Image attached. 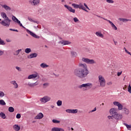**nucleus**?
Instances as JSON below:
<instances>
[{"label": "nucleus", "instance_id": "48", "mask_svg": "<svg viewBox=\"0 0 131 131\" xmlns=\"http://www.w3.org/2000/svg\"><path fill=\"white\" fill-rule=\"evenodd\" d=\"M97 17H98V18H101V19H103V20H105V21H107V20H108L99 15H97Z\"/></svg>", "mask_w": 131, "mask_h": 131}, {"label": "nucleus", "instance_id": "60", "mask_svg": "<svg viewBox=\"0 0 131 131\" xmlns=\"http://www.w3.org/2000/svg\"><path fill=\"white\" fill-rule=\"evenodd\" d=\"M127 54H128V55H130V56H131V53H130V52H129V51H128L127 52Z\"/></svg>", "mask_w": 131, "mask_h": 131}, {"label": "nucleus", "instance_id": "50", "mask_svg": "<svg viewBox=\"0 0 131 131\" xmlns=\"http://www.w3.org/2000/svg\"><path fill=\"white\" fill-rule=\"evenodd\" d=\"M108 119H113V116H108Z\"/></svg>", "mask_w": 131, "mask_h": 131}, {"label": "nucleus", "instance_id": "53", "mask_svg": "<svg viewBox=\"0 0 131 131\" xmlns=\"http://www.w3.org/2000/svg\"><path fill=\"white\" fill-rule=\"evenodd\" d=\"M70 6L67 5H64V8H66L67 9V10H68L69 8L70 7Z\"/></svg>", "mask_w": 131, "mask_h": 131}, {"label": "nucleus", "instance_id": "21", "mask_svg": "<svg viewBox=\"0 0 131 131\" xmlns=\"http://www.w3.org/2000/svg\"><path fill=\"white\" fill-rule=\"evenodd\" d=\"M79 9H81L82 10H83V11H85V12H89V11L85 9V7H84V6H83V5H80Z\"/></svg>", "mask_w": 131, "mask_h": 131}, {"label": "nucleus", "instance_id": "6", "mask_svg": "<svg viewBox=\"0 0 131 131\" xmlns=\"http://www.w3.org/2000/svg\"><path fill=\"white\" fill-rule=\"evenodd\" d=\"M82 61L83 62H84V63H86V64H95L96 63V61H95L94 59H90L89 58H84V57L82 58Z\"/></svg>", "mask_w": 131, "mask_h": 131}, {"label": "nucleus", "instance_id": "11", "mask_svg": "<svg viewBox=\"0 0 131 131\" xmlns=\"http://www.w3.org/2000/svg\"><path fill=\"white\" fill-rule=\"evenodd\" d=\"M36 77H37V74H33L32 75H29L28 77V79H33L34 78H36Z\"/></svg>", "mask_w": 131, "mask_h": 131}, {"label": "nucleus", "instance_id": "38", "mask_svg": "<svg viewBox=\"0 0 131 131\" xmlns=\"http://www.w3.org/2000/svg\"><path fill=\"white\" fill-rule=\"evenodd\" d=\"M52 122L53 123H60V121L56 119H53L52 120Z\"/></svg>", "mask_w": 131, "mask_h": 131}, {"label": "nucleus", "instance_id": "26", "mask_svg": "<svg viewBox=\"0 0 131 131\" xmlns=\"http://www.w3.org/2000/svg\"><path fill=\"white\" fill-rule=\"evenodd\" d=\"M0 117L3 119H6V114L3 112L0 113Z\"/></svg>", "mask_w": 131, "mask_h": 131}, {"label": "nucleus", "instance_id": "64", "mask_svg": "<svg viewBox=\"0 0 131 131\" xmlns=\"http://www.w3.org/2000/svg\"><path fill=\"white\" fill-rule=\"evenodd\" d=\"M107 84H112V83L111 82L107 83Z\"/></svg>", "mask_w": 131, "mask_h": 131}, {"label": "nucleus", "instance_id": "13", "mask_svg": "<svg viewBox=\"0 0 131 131\" xmlns=\"http://www.w3.org/2000/svg\"><path fill=\"white\" fill-rule=\"evenodd\" d=\"M31 5H33L34 6H37L38 4H39V0H33V1H30Z\"/></svg>", "mask_w": 131, "mask_h": 131}, {"label": "nucleus", "instance_id": "47", "mask_svg": "<svg viewBox=\"0 0 131 131\" xmlns=\"http://www.w3.org/2000/svg\"><path fill=\"white\" fill-rule=\"evenodd\" d=\"M82 88H84V84H82L81 85L78 86V89H82Z\"/></svg>", "mask_w": 131, "mask_h": 131}, {"label": "nucleus", "instance_id": "4", "mask_svg": "<svg viewBox=\"0 0 131 131\" xmlns=\"http://www.w3.org/2000/svg\"><path fill=\"white\" fill-rule=\"evenodd\" d=\"M16 23H17V24H18V25H19L20 27H22L23 28H24V29H26L27 32L29 33V34H30V35H31V36H32L33 37L38 39L40 38V37H39V36L36 35L35 33L32 32L31 31L28 30V29H26V28H25V27H24L23 25H22L20 20H18Z\"/></svg>", "mask_w": 131, "mask_h": 131}, {"label": "nucleus", "instance_id": "31", "mask_svg": "<svg viewBox=\"0 0 131 131\" xmlns=\"http://www.w3.org/2000/svg\"><path fill=\"white\" fill-rule=\"evenodd\" d=\"M123 111H124L125 114H129V111L128 110V109L126 108H123Z\"/></svg>", "mask_w": 131, "mask_h": 131}, {"label": "nucleus", "instance_id": "41", "mask_svg": "<svg viewBox=\"0 0 131 131\" xmlns=\"http://www.w3.org/2000/svg\"><path fill=\"white\" fill-rule=\"evenodd\" d=\"M0 97L3 98V97H5V93L3 92V91L0 92Z\"/></svg>", "mask_w": 131, "mask_h": 131}, {"label": "nucleus", "instance_id": "37", "mask_svg": "<svg viewBox=\"0 0 131 131\" xmlns=\"http://www.w3.org/2000/svg\"><path fill=\"white\" fill-rule=\"evenodd\" d=\"M49 86V83H45L43 84V89H46Z\"/></svg>", "mask_w": 131, "mask_h": 131}, {"label": "nucleus", "instance_id": "54", "mask_svg": "<svg viewBox=\"0 0 131 131\" xmlns=\"http://www.w3.org/2000/svg\"><path fill=\"white\" fill-rule=\"evenodd\" d=\"M95 111H97V108L95 107L94 110L91 111V112H95Z\"/></svg>", "mask_w": 131, "mask_h": 131}, {"label": "nucleus", "instance_id": "16", "mask_svg": "<svg viewBox=\"0 0 131 131\" xmlns=\"http://www.w3.org/2000/svg\"><path fill=\"white\" fill-rule=\"evenodd\" d=\"M2 8H4L6 11H11V8L7 5H2Z\"/></svg>", "mask_w": 131, "mask_h": 131}, {"label": "nucleus", "instance_id": "34", "mask_svg": "<svg viewBox=\"0 0 131 131\" xmlns=\"http://www.w3.org/2000/svg\"><path fill=\"white\" fill-rule=\"evenodd\" d=\"M91 85H92V84L91 83H87L84 84V86L86 89V88H88V86H91Z\"/></svg>", "mask_w": 131, "mask_h": 131}, {"label": "nucleus", "instance_id": "10", "mask_svg": "<svg viewBox=\"0 0 131 131\" xmlns=\"http://www.w3.org/2000/svg\"><path fill=\"white\" fill-rule=\"evenodd\" d=\"M38 54L36 53H33L31 54L28 57V58L29 59H32L33 58H36V57H37Z\"/></svg>", "mask_w": 131, "mask_h": 131}, {"label": "nucleus", "instance_id": "23", "mask_svg": "<svg viewBox=\"0 0 131 131\" xmlns=\"http://www.w3.org/2000/svg\"><path fill=\"white\" fill-rule=\"evenodd\" d=\"M40 67H42V68H48V67H49V66L45 63H42L40 64Z\"/></svg>", "mask_w": 131, "mask_h": 131}, {"label": "nucleus", "instance_id": "44", "mask_svg": "<svg viewBox=\"0 0 131 131\" xmlns=\"http://www.w3.org/2000/svg\"><path fill=\"white\" fill-rule=\"evenodd\" d=\"M128 92L129 93V94H131V86H130V84H129L128 86Z\"/></svg>", "mask_w": 131, "mask_h": 131}, {"label": "nucleus", "instance_id": "32", "mask_svg": "<svg viewBox=\"0 0 131 131\" xmlns=\"http://www.w3.org/2000/svg\"><path fill=\"white\" fill-rule=\"evenodd\" d=\"M80 5H77V4H72L73 7H74V8H75V9H79Z\"/></svg>", "mask_w": 131, "mask_h": 131}, {"label": "nucleus", "instance_id": "28", "mask_svg": "<svg viewBox=\"0 0 131 131\" xmlns=\"http://www.w3.org/2000/svg\"><path fill=\"white\" fill-rule=\"evenodd\" d=\"M12 19L13 20V21H14V22H16V23H17V22L19 20V19H18V18H16V16L13 15Z\"/></svg>", "mask_w": 131, "mask_h": 131}, {"label": "nucleus", "instance_id": "36", "mask_svg": "<svg viewBox=\"0 0 131 131\" xmlns=\"http://www.w3.org/2000/svg\"><path fill=\"white\" fill-rule=\"evenodd\" d=\"M118 107L119 110H122V109L123 108V106L122 105V104H121V103H120V104H119Z\"/></svg>", "mask_w": 131, "mask_h": 131}, {"label": "nucleus", "instance_id": "12", "mask_svg": "<svg viewBox=\"0 0 131 131\" xmlns=\"http://www.w3.org/2000/svg\"><path fill=\"white\" fill-rule=\"evenodd\" d=\"M43 118V114L41 113H39L35 117V119H41Z\"/></svg>", "mask_w": 131, "mask_h": 131}, {"label": "nucleus", "instance_id": "1", "mask_svg": "<svg viewBox=\"0 0 131 131\" xmlns=\"http://www.w3.org/2000/svg\"><path fill=\"white\" fill-rule=\"evenodd\" d=\"M90 73L86 64L79 63V68L74 70V74L79 78H84Z\"/></svg>", "mask_w": 131, "mask_h": 131}, {"label": "nucleus", "instance_id": "19", "mask_svg": "<svg viewBox=\"0 0 131 131\" xmlns=\"http://www.w3.org/2000/svg\"><path fill=\"white\" fill-rule=\"evenodd\" d=\"M37 83L36 82H35V83H30V82H29L28 85L29 86H30V88H33V86H35V85H37Z\"/></svg>", "mask_w": 131, "mask_h": 131}, {"label": "nucleus", "instance_id": "49", "mask_svg": "<svg viewBox=\"0 0 131 131\" xmlns=\"http://www.w3.org/2000/svg\"><path fill=\"white\" fill-rule=\"evenodd\" d=\"M15 68L17 70H18V71H21V68H20V67H16Z\"/></svg>", "mask_w": 131, "mask_h": 131}, {"label": "nucleus", "instance_id": "15", "mask_svg": "<svg viewBox=\"0 0 131 131\" xmlns=\"http://www.w3.org/2000/svg\"><path fill=\"white\" fill-rule=\"evenodd\" d=\"M71 55L72 58H76L77 57V53L75 51H71Z\"/></svg>", "mask_w": 131, "mask_h": 131}, {"label": "nucleus", "instance_id": "24", "mask_svg": "<svg viewBox=\"0 0 131 131\" xmlns=\"http://www.w3.org/2000/svg\"><path fill=\"white\" fill-rule=\"evenodd\" d=\"M123 124L127 127V129H129V130H131V125H128L126 123H124Z\"/></svg>", "mask_w": 131, "mask_h": 131}, {"label": "nucleus", "instance_id": "62", "mask_svg": "<svg viewBox=\"0 0 131 131\" xmlns=\"http://www.w3.org/2000/svg\"><path fill=\"white\" fill-rule=\"evenodd\" d=\"M84 7H85V8H86V7L88 6L86 4H85V3H84Z\"/></svg>", "mask_w": 131, "mask_h": 131}, {"label": "nucleus", "instance_id": "3", "mask_svg": "<svg viewBox=\"0 0 131 131\" xmlns=\"http://www.w3.org/2000/svg\"><path fill=\"white\" fill-rule=\"evenodd\" d=\"M1 16L3 18H5V19L0 22L1 25H3V26H5L6 27H9L12 20L9 19V17L7 16V14L5 12L1 13Z\"/></svg>", "mask_w": 131, "mask_h": 131}, {"label": "nucleus", "instance_id": "22", "mask_svg": "<svg viewBox=\"0 0 131 131\" xmlns=\"http://www.w3.org/2000/svg\"><path fill=\"white\" fill-rule=\"evenodd\" d=\"M119 20H120V21H122V22H127L128 21H131L130 19H127L126 18H120L119 19Z\"/></svg>", "mask_w": 131, "mask_h": 131}, {"label": "nucleus", "instance_id": "35", "mask_svg": "<svg viewBox=\"0 0 131 131\" xmlns=\"http://www.w3.org/2000/svg\"><path fill=\"white\" fill-rule=\"evenodd\" d=\"M57 106H62V101L61 100H58L57 102Z\"/></svg>", "mask_w": 131, "mask_h": 131}, {"label": "nucleus", "instance_id": "61", "mask_svg": "<svg viewBox=\"0 0 131 131\" xmlns=\"http://www.w3.org/2000/svg\"><path fill=\"white\" fill-rule=\"evenodd\" d=\"M86 9H88V10H89V11L91 10V9L89 8L88 6L86 7Z\"/></svg>", "mask_w": 131, "mask_h": 131}, {"label": "nucleus", "instance_id": "18", "mask_svg": "<svg viewBox=\"0 0 131 131\" xmlns=\"http://www.w3.org/2000/svg\"><path fill=\"white\" fill-rule=\"evenodd\" d=\"M13 128L14 129V130H16V131H19L20 130V126L17 124H15L13 126Z\"/></svg>", "mask_w": 131, "mask_h": 131}, {"label": "nucleus", "instance_id": "29", "mask_svg": "<svg viewBox=\"0 0 131 131\" xmlns=\"http://www.w3.org/2000/svg\"><path fill=\"white\" fill-rule=\"evenodd\" d=\"M0 105L2 106H5V105H6V102H5V100L3 99L0 100Z\"/></svg>", "mask_w": 131, "mask_h": 131}, {"label": "nucleus", "instance_id": "43", "mask_svg": "<svg viewBox=\"0 0 131 131\" xmlns=\"http://www.w3.org/2000/svg\"><path fill=\"white\" fill-rule=\"evenodd\" d=\"M16 117L17 119H20V118H21V114H17L16 116Z\"/></svg>", "mask_w": 131, "mask_h": 131}, {"label": "nucleus", "instance_id": "63", "mask_svg": "<svg viewBox=\"0 0 131 131\" xmlns=\"http://www.w3.org/2000/svg\"><path fill=\"white\" fill-rule=\"evenodd\" d=\"M18 51V52H19V53H20V52H21V51H22V50H21V49H19L18 50H17Z\"/></svg>", "mask_w": 131, "mask_h": 131}, {"label": "nucleus", "instance_id": "52", "mask_svg": "<svg viewBox=\"0 0 131 131\" xmlns=\"http://www.w3.org/2000/svg\"><path fill=\"white\" fill-rule=\"evenodd\" d=\"M28 19L29 21H30L31 22L33 21V19H32V18H31L30 17H28Z\"/></svg>", "mask_w": 131, "mask_h": 131}, {"label": "nucleus", "instance_id": "42", "mask_svg": "<svg viewBox=\"0 0 131 131\" xmlns=\"http://www.w3.org/2000/svg\"><path fill=\"white\" fill-rule=\"evenodd\" d=\"M113 104H114V105H115L116 106H118L120 104V103H119V102H117V101H114L113 102Z\"/></svg>", "mask_w": 131, "mask_h": 131}, {"label": "nucleus", "instance_id": "27", "mask_svg": "<svg viewBox=\"0 0 131 131\" xmlns=\"http://www.w3.org/2000/svg\"><path fill=\"white\" fill-rule=\"evenodd\" d=\"M69 11H70L71 13H75V9H72V7H69L68 9Z\"/></svg>", "mask_w": 131, "mask_h": 131}, {"label": "nucleus", "instance_id": "33", "mask_svg": "<svg viewBox=\"0 0 131 131\" xmlns=\"http://www.w3.org/2000/svg\"><path fill=\"white\" fill-rule=\"evenodd\" d=\"M25 52L26 54H29L31 52V49L30 48H27L25 49Z\"/></svg>", "mask_w": 131, "mask_h": 131}, {"label": "nucleus", "instance_id": "45", "mask_svg": "<svg viewBox=\"0 0 131 131\" xmlns=\"http://www.w3.org/2000/svg\"><path fill=\"white\" fill-rule=\"evenodd\" d=\"M73 20H74V22H75V23H76V22H78V21H79V19H78V18H77V17H74L73 18Z\"/></svg>", "mask_w": 131, "mask_h": 131}, {"label": "nucleus", "instance_id": "5", "mask_svg": "<svg viewBox=\"0 0 131 131\" xmlns=\"http://www.w3.org/2000/svg\"><path fill=\"white\" fill-rule=\"evenodd\" d=\"M99 81L100 83V86L102 88H104L105 85H106V81L105 80V78L102 76V75H99L98 76Z\"/></svg>", "mask_w": 131, "mask_h": 131}, {"label": "nucleus", "instance_id": "58", "mask_svg": "<svg viewBox=\"0 0 131 131\" xmlns=\"http://www.w3.org/2000/svg\"><path fill=\"white\" fill-rule=\"evenodd\" d=\"M4 54V52L0 51V56H2Z\"/></svg>", "mask_w": 131, "mask_h": 131}, {"label": "nucleus", "instance_id": "7", "mask_svg": "<svg viewBox=\"0 0 131 131\" xmlns=\"http://www.w3.org/2000/svg\"><path fill=\"white\" fill-rule=\"evenodd\" d=\"M40 102L42 103H48V102L51 101V97L48 96H45L40 99Z\"/></svg>", "mask_w": 131, "mask_h": 131}, {"label": "nucleus", "instance_id": "51", "mask_svg": "<svg viewBox=\"0 0 131 131\" xmlns=\"http://www.w3.org/2000/svg\"><path fill=\"white\" fill-rule=\"evenodd\" d=\"M121 74H122V72L117 73V76H120Z\"/></svg>", "mask_w": 131, "mask_h": 131}, {"label": "nucleus", "instance_id": "55", "mask_svg": "<svg viewBox=\"0 0 131 131\" xmlns=\"http://www.w3.org/2000/svg\"><path fill=\"white\" fill-rule=\"evenodd\" d=\"M32 22H33V23H37V24H38V23H39L38 21H35V20H33V21H32Z\"/></svg>", "mask_w": 131, "mask_h": 131}, {"label": "nucleus", "instance_id": "56", "mask_svg": "<svg viewBox=\"0 0 131 131\" xmlns=\"http://www.w3.org/2000/svg\"><path fill=\"white\" fill-rule=\"evenodd\" d=\"M114 40V42L115 46H117V41H115L114 40Z\"/></svg>", "mask_w": 131, "mask_h": 131}, {"label": "nucleus", "instance_id": "57", "mask_svg": "<svg viewBox=\"0 0 131 131\" xmlns=\"http://www.w3.org/2000/svg\"><path fill=\"white\" fill-rule=\"evenodd\" d=\"M59 131H65L62 128H59Z\"/></svg>", "mask_w": 131, "mask_h": 131}, {"label": "nucleus", "instance_id": "46", "mask_svg": "<svg viewBox=\"0 0 131 131\" xmlns=\"http://www.w3.org/2000/svg\"><path fill=\"white\" fill-rule=\"evenodd\" d=\"M9 30H10V31H15L16 32H19V31H18L17 29H9Z\"/></svg>", "mask_w": 131, "mask_h": 131}, {"label": "nucleus", "instance_id": "25", "mask_svg": "<svg viewBox=\"0 0 131 131\" xmlns=\"http://www.w3.org/2000/svg\"><path fill=\"white\" fill-rule=\"evenodd\" d=\"M8 111H9L11 113L14 112L15 111V109L12 106H10L8 108Z\"/></svg>", "mask_w": 131, "mask_h": 131}, {"label": "nucleus", "instance_id": "20", "mask_svg": "<svg viewBox=\"0 0 131 131\" xmlns=\"http://www.w3.org/2000/svg\"><path fill=\"white\" fill-rule=\"evenodd\" d=\"M10 83H11L12 84H13L14 86H15V89H17V88H18V84H17V83L16 82V81H11L10 82Z\"/></svg>", "mask_w": 131, "mask_h": 131}, {"label": "nucleus", "instance_id": "39", "mask_svg": "<svg viewBox=\"0 0 131 131\" xmlns=\"http://www.w3.org/2000/svg\"><path fill=\"white\" fill-rule=\"evenodd\" d=\"M0 45L2 46H5V45H6V43H5V41L2 40V38H0Z\"/></svg>", "mask_w": 131, "mask_h": 131}, {"label": "nucleus", "instance_id": "59", "mask_svg": "<svg viewBox=\"0 0 131 131\" xmlns=\"http://www.w3.org/2000/svg\"><path fill=\"white\" fill-rule=\"evenodd\" d=\"M16 54H15V55H19V51H18V50H17L16 51Z\"/></svg>", "mask_w": 131, "mask_h": 131}, {"label": "nucleus", "instance_id": "8", "mask_svg": "<svg viewBox=\"0 0 131 131\" xmlns=\"http://www.w3.org/2000/svg\"><path fill=\"white\" fill-rule=\"evenodd\" d=\"M66 112L67 113H72L73 114H75L78 112V110L77 109L75 110H70V109H68L66 110Z\"/></svg>", "mask_w": 131, "mask_h": 131}, {"label": "nucleus", "instance_id": "17", "mask_svg": "<svg viewBox=\"0 0 131 131\" xmlns=\"http://www.w3.org/2000/svg\"><path fill=\"white\" fill-rule=\"evenodd\" d=\"M95 34L97 35V36L101 37V38H103V37H104V35H103V34H102L100 32H96Z\"/></svg>", "mask_w": 131, "mask_h": 131}, {"label": "nucleus", "instance_id": "9", "mask_svg": "<svg viewBox=\"0 0 131 131\" xmlns=\"http://www.w3.org/2000/svg\"><path fill=\"white\" fill-rule=\"evenodd\" d=\"M59 42L60 43H61V45H63V46L70 45L71 43V42L68 40H62V41H60Z\"/></svg>", "mask_w": 131, "mask_h": 131}, {"label": "nucleus", "instance_id": "30", "mask_svg": "<svg viewBox=\"0 0 131 131\" xmlns=\"http://www.w3.org/2000/svg\"><path fill=\"white\" fill-rule=\"evenodd\" d=\"M51 131H60V128L57 127H54L52 128Z\"/></svg>", "mask_w": 131, "mask_h": 131}, {"label": "nucleus", "instance_id": "40", "mask_svg": "<svg viewBox=\"0 0 131 131\" xmlns=\"http://www.w3.org/2000/svg\"><path fill=\"white\" fill-rule=\"evenodd\" d=\"M106 3H108V4H114V1L113 0H106Z\"/></svg>", "mask_w": 131, "mask_h": 131}, {"label": "nucleus", "instance_id": "14", "mask_svg": "<svg viewBox=\"0 0 131 131\" xmlns=\"http://www.w3.org/2000/svg\"><path fill=\"white\" fill-rule=\"evenodd\" d=\"M107 21L110 23V24H111L112 28H113L114 30H117V27L115 26V25H114L112 21H110V20H107Z\"/></svg>", "mask_w": 131, "mask_h": 131}, {"label": "nucleus", "instance_id": "2", "mask_svg": "<svg viewBox=\"0 0 131 131\" xmlns=\"http://www.w3.org/2000/svg\"><path fill=\"white\" fill-rule=\"evenodd\" d=\"M110 113L111 115L113 117V118L116 119L117 121H118V120H121V119H122V115L121 114H118L116 108H111L110 110Z\"/></svg>", "mask_w": 131, "mask_h": 131}]
</instances>
